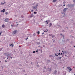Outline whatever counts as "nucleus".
Returning a JSON list of instances; mask_svg holds the SVG:
<instances>
[{"label":"nucleus","mask_w":75,"mask_h":75,"mask_svg":"<svg viewBox=\"0 0 75 75\" xmlns=\"http://www.w3.org/2000/svg\"><path fill=\"white\" fill-rule=\"evenodd\" d=\"M67 6H68L70 8L72 7H74V4H69L67 5Z\"/></svg>","instance_id":"obj_1"},{"label":"nucleus","mask_w":75,"mask_h":75,"mask_svg":"<svg viewBox=\"0 0 75 75\" xmlns=\"http://www.w3.org/2000/svg\"><path fill=\"white\" fill-rule=\"evenodd\" d=\"M38 3L36 5V6H35L34 7H33L34 10H35V9H37V6H38Z\"/></svg>","instance_id":"obj_2"},{"label":"nucleus","mask_w":75,"mask_h":75,"mask_svg":"<svg viewBox=\"0 0 75 75\" xmlns=\"http://www.w3.org/2000/svg\"><path fill=\"white\" fill-rule=\"evenodd\" d=\"M9 20L10 19L9 18H6L4 20L5 22H8V21H9Z\"/></svg>","instance_id":"obj_3"},{"label":"nucleus","mask_w":75,"mask_h":75,"mask_svg":"<svg viewBox=\"0 0 75 75\" xmlns=\"http://www.w3.org/2000/svg\"><path fill=\"white\" fill-rule=\"evenodd\" d=\"M68 9V8H64L63 10V12H64V13L67 10V9Z\"/></svg>","instance_id":"obj_4"},{"label":"nucleus","mask_w":75,"mask_h":75,"mask_svg":"<svg viewBox=\"0 0 75 75\" xmlns=\"http://www.w3.org/2000/svg\"><path fill=\"white\" fill-rule=\"evenodd\" d=\"M17 30H14L13 33V34H16L17 33Z\"/></svg>","instance_id":"obj_5"},{"label":"nucleus","mask_w":75,"mask_h":75,"mask_svg":"<svg viewBox=\"0 0 75 75\" xmlns=\"http://www.w3.org/2000/svg\"><path fill=\"white\" fill-rule=\"evenodd\" d=\"M34 16V15H33V13H32L30 16V18H31L32 17H33Z\"/></svg>","instance_id":"obj_6"},{"label":"nucleus","mask_w":75,"mask_h":75,"mask_svg":"<svg viewBox=\"0 0 75 75\" xmlns=\"http://www.w3.org/2000/svg\"><path fill=\"white\" fill-rule=\"evenodd\" d=\"M5 10H6V9H3V10L1 11V12H3V13H4V12H5Z\"/></svg>","instance_id":"obj_7"},{"label":"nucleus","mask_w":75,"mask_h":75,"mask_svg":"<svg viewBox=\"0 0 75 75\" xmlns=\"http://www.w3.org/2000/svg\"><path fill=\"white\" fill-rule=\"evenodd\" d=\"M57 70H55L54 71V72L53 73V74H57Z\"/></svg>","instance_id":"obj_8"},{"label":"nucleus","mask_w":75,"mask_h":75,"mask_svg":"<svg viewBox=\"0 0 75 75\" xmlns=\"http://www.w3.org/2000/svg\"><path fill=\"white\" fill-rule=\"evenodd\" d=\"M49 62H51V60H49L47 61V63H49Z\"/></svg>","instance_id":"obj_9"},{"label":"nucleus","mask_w":75,"mask_h":75,"mask_svg":"<svg viewBox=\"0 0 75 75\" xmlns=\"http://www.w3.org/2000/svg\"><path fill=\"white\" fill-rule=\"evenodd\" d=\"M51 69L50 68H49L48 69V71L50 72H51Z\"/></svg>","instance_id":"obj_10"},{"label":"nucleus","mask_w":75,"mask_h":75,"mask_svg":"<svg viewBox=\"0 0 75 75\" xmlns=\"http://www.w3.org/2000/svg\"><path fill=\"white\" fill-rule=\"evenodd\" d=\"M49 25V27H51V26L52 25V23H50Z\"/></svg>","instance_id":"obj_11"},{"label":"nucleus","mask_w":75,"mask_h":75,"mask_svg":"<svg viewBox=\"0 0 75 75\" xmlns=\"http://www.w3.org/2000/svg\"><path fill=\"white\" fill-rule=\"evenodd\" d=\"M6 57H7V59L8 58H10V57L8 56V55H7Z\"/></svg>","instance_id":"obj_12"},{"label":"nucleus","mask_w":75,"mask_h":75,"mask_svg":"<svg viewBox=\"0 0 75 75\" xmlns=\"http://www.w3.org/2000/svg\"><path fill=\"white\" fill-rule=\"evenodd\" d=\"M6 4V2H4V3H1V4Z\"/></svg>","instance_id":"obj_13"},{"label":"nucleus","mask_w":75,"mask_h":75,"mask_svg":"<svg viewBox=\"0 0 75 75\" xmlns=\"http://www.w3.org/2000/svg\"><path fill=\"white\" fill-rule=\"evenodd\" d=\"M48 21H50V20H48V21H46V23H47V24H48Z\"/></svg>","instance_id":"obj_14"},{"label":"nucleus","mask_w":75,"mask_h":75,"mask_svg":"<svg viewBox=\"0 0 75 75\" xmlns=\"http://www.w3.org/2000/svg\"><path fill=\"white\" fill-rule=\"evenodd\" d=\"M10 46H12V47H13V46H14V45H12V44L11 43V45H10Z\"/></svg>","instance_id":"obj_15"},{"label":"nucleus","mask_w":75,"mask_h":75,"mask_svg":"<svg viewBox=\"0 0 75 75\" xmlns=\"http://www.w3.org/2000/svg\"><path fill=\"white\" fill-rule=\"evenodd\" d=\"M5 27V25H2V27H3V28H4Z\"/></svg>","instance_id":"obj_16"},{"label":"nucleus","mask_w":75,"mask_h":75,"mask_svg":"<svg viewBox=\"0 0 75 75\" xmlns=\"http://www.w3.org/2000/svg\"><path fill=\"white\" fill-rule=\"evenodd\" d=\"M56 1H57V0H53V2H55Z\"/></svg>","instance_id":"obj_17"},{"label":"nucleus","mask_w":75,"mask_h":75,"mask_svg":"<svg viewBox=\"0 0 75 75\" xmlns=\"http://www.w3.org/2000/svg\"><path fill=\"white\" fill-rule=\"evenodd\" d=\"M43 68L44 69H46V67L45 66Z\"/></svg>","instance_id":"obj_18"},{"label":"nucleus","mask_w":75,"mask_h":75,"mask_svg":"<svg viewBox=\"0 0 75 75\" xmlns=\"http://www.w3.org/2000/svg\"><path fill=\"white\" fill-rule=\"evenodd\" d=\"M37 44H40V42H37Z\"/></svg>","instance_id":"obj_19"},{"label":"nucleus","mask_w":75,"mask_h":75,"mask_svg":"<svg viewBox=\"0 0 75 75\" xmlns=\"http://www.w3.org/2000/svg\"><path fill=\"white\" fill-rule=\"evenodd\" d=\"M36 33H38V34H40V31H38V32H37Z\"/></svg>","instance_id":"obj_20"},{"label":"nucleus","mask_w":75,"mask_h":75,"mask_svg":"<svg viewBox=\"0 0 75 75\" xmlns=\"http://www.w3.org/2000/svg\"><path fill=\"white\" fill-rule=\"evenodd\" d=\"M55 56H57V57L58 56V54H57V53H55Z\"/></svg>","instance_id":"obj_21"},{"label":"nucleus","mask_w":75,"mask_h":75,"mask_svg":"<svg viewBox=\"0 0 75 75\" xmlns=\"http://www.w3.org/2000/svg\"><path fill=\"white\" fill-rule=\"evenodd\" d=\"M35 33H34L33 34V36L34 37V36H35Z\"/></svg>","instance_id":"obj_22"},{"label":"nucleus","mask_w":75,"mask_h":75,"mask_svg":"<svg viewBox=\"0 0 75 75\" xmlns=\"http://www.w3.org/2000/svg\"><path fill=\"white\" fill-rule=\"evenodd\" d=\"M34 14H37V12L35 11V12H34Z\"/></svg>","instance_id":"obj_23"},{"label":"nucleus","mask_w":75,"mask_h":75,"mask_svg":"<svg viewBox=\"0 0 75 75\" xmlns=\"http://www.w3.org/2000/svg\"><path fill=\"white\" fill-rule=\"evenodd\" d=\"M56 59H57V61H58V59H59V57H58L57 58H56Z\"/></svg>","instance_id":"obj_24"},{"label":"nucleus","mask_w":75,"mask_h":75,"mask_svg":"<svg viewBox=\"0 0 75 75\" xmlns=\"http://www.w3.org/2000/svg\"><path fill=\"white\" fill-rule=\"evenodd\" d=\"M8 12H6L5 13L6 15H7V14H8Z\"/></svg>","instance_id":"obj_25"},{"label":"nucleus","mask_w":75,"mask_h":75,"mask_svg":"<svg viewBox=\"0 0 75 75\" xmlns=\"http://www.w3.org/2000/svg\"><path fill=\"white\" fill-rule=\"evenodd\" d=\"M59 58L60 60H61V58H62V57H59Z\"/></svg>","instance_id":"obj_26"},{"label":"nucleus","mask_w":75,"mask_h":75,"mask_svg":"<svg viewBox=\"0 0 75 75\" xmlns=\"http://www.w3.org/2000/svg\"><path fill=\"white\" fill-rule=\"evenodd\" d=\"M69 71H72V69L70 68L69 69Z\"/></svg>","instance_id":"obj_27"},{"label":"nucleus","mask_w":75,"mask_h":75,"mask_svg":"<svg viewBox=\"0 0 75 75\" xmlns=\"http://www.w3.org/2000/svg\"><path fill=\"white\" fill-rule=\"evenodd\" d=\"M60 35H61V37H63V35H62V34L61 33V34H60Z\"/></svg>","instance_id":"obj_28"},{"label":"nucleus","mask_w":75,"mask_h":75,"mask_svg":"<svg viewBox=\"0 0 75 75\" xmlns=\"http://www.w3.org/2000/svg\"><path fill=\"white\" fill-rule=\"evenodd\" d=\"M49 35H50V36H52V35H53L52 34H50Z\"/></svg>","instance_id":"obj_29"},{"label":"nucleus","mask_w":75,"mask_h":75,"mask_svg":"<svg viewBox=\"0 0 75 75\" xmlns=\"http://www.w3.org/2000/svg\"><path fill=\"white\" fill-rule=\"evenodd\" d=\"M7 55H8V57H10L9 58H11V56H10V54H7Z\"/></svg>","instance_id":"obj_30"},{"label":"nucleus","mask_w":75,"mask_h":75,"mask_svg":"<svg viewBox=\"0 0 75 75\" xmlns=\"http://www.w3.org/2000/svg\"><path fill=\"white\" fill-rule=\"evenodd\" d=\"M67 68L68 69H70V67H68Z\"/></svg>","instance_id":"obj_31"},{"label":"nucleus","mask_w":75,"mask_h":75,"mask_svg":"<svg viewBox=\"0 0 75 75\" xmlns=\"http://www.w3.org/2000/svg\"><path fill=\"white\" fill-rule=\"evenodd\" d=\"M65 53H67V52H68V51H65L64 52Z\"/></svg>","instance_id":"obj_32"},{"label":"nucleus","mask_w":75,"mask_h":75,"mask_svg":"<svg viewBox=\"0 0 75 75\" xmlns=\"http://www.w3.org/2000/svg\"><path fill=\"white\" fill-rule=\"evenodd\" d=\"M64 37H65V35H63V39H64Z\"/></svg>","instance_id":"obj_33"},{"label":"nucleus","mask_w":75,"mask_h":75,"mask_svg":"<svg viewBox=\"0 0 75 75\" xmlns=\"http://www.w3.org/2000/svg\"><path fill=\"white\" fill-rule=\"evenodd\" d=\"M21 17L22 18H24V16H23V15H22V16H21Z\"/></svg>","instance_id":"obj_34"},{"label":"nucleus","mask_w":75,"mask_h":75,"mask_svg":"<svg viewBox=\"0 0 75 75\" xmlns=\"http://www.w3.org/2000/svg\"><path fill=\"white\" fill-rule=\"evenodd\" d=\"M23 72H25V70H23Z\"/></svg>","instance_id":"obj_35"},{"label":"nucleus","mask_w":75,"mask_h":75,"mask_svg":"<svg viewBox=\"0 0 75 75\" xmlns=\"http://www.w3.org/2000/svg\"><path fill=\"white\" fill-rule=\"evenodd\" d=\"M66 74V72H65V73H64V75H65Z\"/></svg>","instance_id":"obj_36"},{"label":"nucleus","mask_w":75,"mask_h":75,"mask_svg":"<svg viewBox=\"0 0 75 75\" xmlns=\"http://www.w3.org/2000/svg\"><path fill=\"white\" fill-rule=\"evenodd\" d=\"M58 55H59V56L61 55V53H59L58 54Z\"/></svg>","instance_id":"obj_37"},{"label":"nucleus","mask_w":75,"mask_h":75,"mask_svg":"<svg viewBox=\"0 0 75 75\" xmlns=\"http://www.w3.org/2000/svg\"><path fill=\"white\" fill-rule=\"evenodd\" d=\"M57 26L58 27H61V26L59 25H58Z\"/></svg>","instance_id":"obj_38"},{"label":"nucleus","mask_w":75,"mask_h":75,"mask_svg":"<svg viewBox=\"0 0 75 75\" xmlns=\"http://www.w3.org/2000/svg\"><path fill=\"white\" fill-rule=\"evenodd\" d=\"M66 3V2H65V1H64L63 2V4H65V3Z\"/></svg>","instance_id":"obj_39"},{"label":"nucleus","mask_w":75,"mask_h":75,"mask_svg":"<svg viewBox=\"0 0 75 75\" xmlns=\"http://www.w3.org/2000/svg\"><path fill=\"white\" fill-rule=\"evenodd\" d=\"M48 30H47V31H44V32H45H45H47V31H48Z\"/></svg>","instance_id":"obj_40"},{"label":"nucleus","mask_w":75,"mask_h":75,"mask_svg":"<svg viewBox=\"0 0 75 75\" xmlns=\"http://www.w3.org/2000/svg\"><path fill=\"white\" fill-rule=\"evenodd\" d=\"M35 51H33V54H34V53H35Z\"/></svg>","instance_id":"obj_41"},{"label":"nucleus","mask_w":75,"mask_h":75,"mask_svg":"<svg viewBox=\"0 0 75 75\" xmlns=\"http://www.w3.org/2000/svg\"><path fill=\"white\" fill-rule=\"evenodd\" d=\"M2 48H1L0 49V51H2Z\"/></svg>","instance_id":"obj_42"},{"label":"nucleus","mask_w":75,"mask_h":75,"mask_svg":"<svg viewBox=\"0 0 75 75\" xmlns=\"http://www.w3.org/2000/svg\"><path fill=\"white\" fill-rule=\"evenodd\" d=\"M52 55H50V56H49V57H52Z\"/></svg>","instance_id":"obj_43"},{"label":"nucleus","mask_w":75,"mask_h":75,"mask_svg":"<svg viewBox=\"0 0 75 75\" xmlns=\"http://www.w3.org/2000/svg\"><path fill=\"white\" fill-rule=\"evenodd\" d=\"M35 10L36 11H38V10L37 9H35Z\"/></svg>","instance_id":"obj_44"},{"label":"nucleus","mask_w":75,"mask_h":75,"mask_svg":"<svg viewBox=\"0 0 75 75\" xmlns=\"http://www.w3.org/2000/svg\"><path fill=\"white\" fill-rule=\"evenodd\" d=\"M73 1L75 3V0H73Z\"/></svg>","instance_id":"obj_45"},{"label":"nucleus","mask_w":75,"mask_h":75,"mask_svg":"<svg viewBox=\"0 0 75 75\" xmlns=\"http://www.w3.org/2000/svg\"><path fill=\"white\" fill-rule=\"evenodd\" d=\"M36 52H38V50H36Z\"/></svg>","instance_id":"obj_46"},{"label":"nucleus","mask_w":75,"mask_h":75,"mask_svg":"<svg viewBox=\"0 0 75 75\" xmlns=\"http://www.w3.org/2000/svg\"><path fill=\"white\" fill-rule=\"evenodd\" d=\"M7 54V53H5L4 54V55H6Z\"/></svg>","instance_id":"obj_47"},{"label":"nucleus","mask_w":75,"mask_h":75,"mask_svg":"<svg viewBox=\"0 0 75 75\" xmlns=\"http://www.w3.org/2000/svg\"><path fill=\"white\" fill-rule=\"evenodd\" d=\"M31 11L32 12H33V11H33V10H32Z\"/></svg>","instance_id":"obj_48"},{"label":"nucleus","mask_w":75,"mask_h":75,"mask_svg":"<svg viewBox=\"0 0 75 75\" xmlns=\"http://www.w3.org/2000/svg\"><path fill=\"white\" fill-rule=\"evenodd\" d=\"M63 54L62 53H61L60 54V55H63Z\"/></svg>","instance_id":"obj_49"},{"label":"nucleus","mask_w":75,"mask_h":75,"mask_svg":"<svg viewBox=\"0 0 75 75\" xmlns=\"http://www.w3.org/2000/svg\"><path fill=\"white\" fill-rule=\"evenodd\" d=\"M14 52H16V50H14Z\"/></svg>","instance_id":"obj_50"},{"label":"nucleus","mask_w":75,"mask_h":75,"mask_svg":"<svg viewBox=\"0 0 75 75\" xmlns=\"http://www.w3.org/2000/svg\"><path fill=\"white\" fill-rule=\"evenodd\" d=\"M52 38H53V37H54V36H53V35H52Z\"/></svg>","instance_id":"obj_51"},{"label":"nucleus","mask_w":75,"mask_h":75,"mask_svg":"<svg viewBox=\"0 0 75 75\" xmlns=\"http://www.w3.org/2000/svg\"><path fill=\"white\" fill-rule=\"evenodd\" d=\"M15 17H16L17 15H15Z\"/></svg>","instance_id":"obj_52"},{"label":"nucleus","mask_w":75,"mask_h":75,"mask_svg":"<svg viewBox=\"0 0 75 75\" xmlns=\"http://www.w3.org/2000/svg\"><path fill=\"white\" fill-rule=\"evenodd\" d=\"M20 53H21V54H22V53H23V52H20Z\"/></svg>","instance_id":"obj_53"},{"label":"nucleus","mask_w":75,"mask_h":75,"mask_svg":"<svg viewBox=\"0 0 75 75\" xmlns=\"http://www.w3.org/2000/svg\"><path fill=\"white\" fill-rule=\"evenodd\" d=\"M45 70H43V72H45Z\"/></svg>","instance_id":"obj_54"},{"label":"nucleus","mask_w":75,"mask_h":75,"mask_svg":"<svg viewBox=\"0 0 75 75\" xmlns=\"http://www.w3.org/2000/svg\"><path fill=\"white\" fill-rule=\"evenodd\" d=\"M44 34V33H42V35H43V34Z\"/></svg>","instance_id":"obj_55"},{"label":"nucleus","mask_w":75,"mask_h":75,"mask_svg":"<svg viewBox=\"0 0 75 75\" xmlns=\"http://www.w3.org/2000/svg\"><path fill=\"white\" fill-rule=\"evenodd\" d=\"M11 27H13V25H11Z\"/></svg>","instance_id":"obj_56"},{"label":"nucleus","mask_w":75,"mask_h":75,"mask_svg":"<svg viewBox=\"0 0 75 75\" xmlns=\"http://www.w3.org/2000/svg\"><path fill=\"white\" fill-rule=\"evenodd\" d=\"M63 6H65V4L63 5Z\"/></svg>","instance_id":"obj_57"},{"label":"nucleus","mask_w":75,"mask_h":75,"mask_svg":"<svg viewBox=\"0 0 75 75\" xmlns=\"http://www.w3.org/2000/svg\"><path fill=\"white\" fill-rule=\"evenodd\" d=\"M31 35V34H30L29 35Z\"/></svg>","instance_id":"obj_58"},{"label":"nucleus","mask_w":75,"mask_h":75,"mask_svg":"<svg viewBox=\"0 0 75 75\" xmlns=\"http://www.w3.org/2000/svg\"><path fill=\"white\" fill-rule=\"evenodd\" d=\"M1 35V33H0V35Z\"/></svg>","instance_id":"obj_59"},{"label":"nucleus","mask_w":75,"mask_h":75,"mask_svg":"<svg viewBox=\"0 0 75 75\" xmlns=\"http://www.w3.org/2000/svg\"><path fill=\"white\" fill-rule=\"evenodd\" d=\"M26 39H28V38H26Z\"/></svg>","instance_id":"obj_60"},{"label":"nucleus","mask_w":75,"mask_h":75,"mask_svg":"<svg viewBox=\"0 0 75 75\" xmlns=\"http://www.w3.org/2000/svg\"><path fill=\"white\" fill-rule=\"evenodd\" d=\"M53 42H55V40H54L53 41Z\"/></svg>","instance_id":"obj_61"},{"label":"nucleus","mask_w":75,"mask_h":75,"mask_svg":"<svg viewBox=\"0 0 75 75\" xmlns=\"http://www.w3.org/2000/svg\"><path fill=\"white\" fill-rule=\"evenodd\" d=\"M63 32H65V31H64V30H63Z\"/></svg>","instance_id":"obj_62"},{"label":"nucleus","mask_w":75,"mask_h":75,"mask_svg":"<svg viewBox=\"0 0 75 75\" xmlns=\"http://www.w3.org/2000/svg\"><path fill=\"white\" fill-rule=\"evenodd\" d=\"M37 66H39V65L37 64Z\"/></svg>","instance_id":"obj_63"},{"label":"nucleus","mask_w":75,"mask_h":75,"mask_svg":"<svg viewBox=\"0 0 75 75\" xmlns=\"http://www.w3.org/2000/svg\"><path fill=\"white\" fill-rule=\"evenodd\" d=\"M2 33V31H1V32H0V33Z\"/></svg>","instance_id":"obj_64"}]
</instances>
